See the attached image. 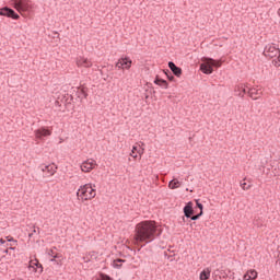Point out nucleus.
I'll use <instances>...</instances> for the list:
<instances>
[{
	"mask_svg": "<svg viewBox=\"0 0 280 280\" xmlns=\"http://www.w3.org/2000/svg\"><path fill=\"white\" fill-rule=\"evenodd\" d=\"M9 250H16V247H9Z\"/></svg>",
	"mask_w": 280,
	"mask_h": 280,
	"instance_id": "nucleus-40",
	"label": "nucleus"
},
{
	"mask_svg": "<svg viewBox=\"0 0 280 280\" xmlns=\"http://www.w3.org/2000/svg\"><path fill=\"white\" fill-rule=\"evenodd\" d=\"M248 95L253 100H259V96L261 95V92L255 88H252L247 91ZM258 95V96H256Z\"/></svg>",
	"mask_w": 280,
	"mask_h": 280,
	"instance_id": "nucleus-20",
	"label": "nucleus"
},
{
	"mask_svg": "<svg viewBox=\"0 0 280 280\" xmlns=\"http://www.w3.org/2000/svg\"><path fill=\"white\" fill-rule=\"evenodd\" d=\"M48 255H49L50 257H54V256H56V252H54V249H50V250L48 252Z\"/></svg>",
	"mask_w": 280,
	"mask_h": 280,
	"instance_id": "nucleus-36",
	"label": "nucleus"
},
{
	"mask_svg": "<svg viewBox=\"0 0 280 280\" xmlns=\"http://www.w3.org/2000/svg\"><path fill=\"white\" fill-rule=\"evenodd\" d=\"M168 69L172 71L173 75H175L176 78H180L183 75V69L176 66L174 61H168Z\"/></svg>",
	"mask_w": 280,
	"mask_h": 280,
	"instance_id": "nucleus-8",
	"label": "nucleus"
},
{
	"mask_svg": "<svg viewBox=\"0 0 280 280\" xmlns=\"http://www.w3.org/2000/svg\"><path fill=\"white\" fill-rule=\"evenodd\" d=\"M30 268H33L34 272H37L38 275H43V264H40L38 259L32 260Z\"/></svg>",
	"mask_w": 280,
	"mask_h": 280,
	"instance_id": "nucleus-15",
	"label": "nucleus"
},
{
	"mask_svg": "<svg viewBox=\"0 0 280 280\" xmlns=\"http://www.w3.org/2000/svg\"><path fill=\"white\" fill-rule=\"evenodd\" d=\"M50 261L57 264V266H61V264H62L61 254H55V256L50 259Z\"/></svg>",
	"mask_w": 280,
	"mask_h": 280,
	"instance_id": "nucleus-22",
	"label": "nucleus"
},
{
	"mask_svg": "<svg viewBox=\"0 0 280 280\" xmlns=\"http://www.w3.org/2000/svg\"><path fill=\"white\" fill-rule=\"evenodd\" d=\"M0 16H7V19H13V21H19L21 15L16 13L12 8L3 7L0 9Z\"/></svg>",
	"mask_w": 280,
	"mask_h": 280,
	"instance_id": "nucleus-4",
	"label": "nucleus"
},
{
	"mask_svg": "<svg viewBox=\"0 0 280 280\" xmlns=\"http://www.w3.org/2000/svg\"><path fill=\"white\" fill-rule=\"evenodd\" d=\"M118 69H130L132 67V59L130 57H121L116 63Z\"/></svg>",
	"mask_w": 280,
	"mask_h": 280,
	"instance_id": "nucleus-6",
	"label": "nucleus"
},
{
	"mask_svg": "<svg viewBox=\"0 0 280 280\" xmlns=\"http://www.w3.org/2000/svg\"><path fill=\"white\" fill-rule=\"evenodd\" d=\"M154 84H156L158 86H161L162 89L170 88V83H167V81L165 79L159 78V75H156V78L154 80Z\"/></svg>",
	"mask_w": 280,
	"mask_h": 280,
	"instance_id": "nucleus-18",
	"label": "nucleus"
},
{
	"mask_svg": "<svg viewBox=\"0 0 280 280\" xmlns=\"http://www.w3.org/2000/svg\"><path fill=\"white\" fill-rule=\"evenodd\" d=\"M185 223V215L184 217H182V221H179V224H184Z\"/></svg>",
	"mask_w": 280,
	"mask_h": 280,
	"instance_id": "nucleus-37",
	"label": "nucleus"
},
{
	"mask_svg": "<svg viewBox=\"0 0 280 280\" xmlns=\"http://www.w3.org/2000/svg\"><path fill=\"white\" fill-rule=\"evenodd\" d=\"M148 97H150V95L147 94V95H145V100H148Z\"/></svg>",
	"mask_w": 280,
	"mask_h": 280,
	"instance_id": "nucleus-41",
	"label": "nucleus"
},
{
	"mask_svg": "<svg viewBox=\"0 0 280 280\" xmlns=\"http://www.w3.org/2000/svg\"><path fill=\"white\" fill-rule=\"evenodd\" d=\"M77 67H84L85 69H89L93 67V62H91L89 58L79 57L77 58Z\"/></svg>",
	"mask_w": 280,
	"mask_h": 280,
	"instance_id": "nucleus-11",
	"label": "nucleus"
},
{
	"mask_svg": "<svg viewBox=\"0 0 280 280\" xmlns=\"http://www.w3.org/2000/svg\"><path fill=\"white\" fill-rule=\"evenodd\" d=\"M241 187L244 191H248V189H250V187H253V185L247 184L246 182H241Z\"/></svg>",
	"mask_w": 280,
	"mask_h": 280,
	"instance_id": "nucleus-28",
	"label": "nucleus"
},
{
	"mask_svg": "<svg viewBox=\"0 0 280 280\" xmlns=\"http://www.w3.org/2000/svg\"><path fill=\"white\" fill-rule=\"evenodd\" d=\"M4 255H8L10 253V248H7L3 250Z\"/></svg>",
	"mask_w": 280,
	"mask_h": 280,
	"instance_id": "nucleus-38",
	"label": "nucleus"
},
{
	"mask_svg": "<svg viewBox=\"0 0 280 280\" xmlns=\"http://www.w3.org/2000/svg\"><path fill=\"white\" fill-rule=\"evenodd\" d=\"M202 62H209L213 69H220V67H222V61L221 60H215L211 57H203L202 59Z\"/></svg>",
	"mask_w": 280,
	"mask_h": 280,
	"instance_id": "nucleus-12",
	"label": "nucleus"
},
{
	"mask_svg": "<svg viewBox=\"0 0 280 280\" xmlns=\"http://www.w3.org/2000/svg\"><path fill=\"white\" fill-rule=\"evenodd\" d=\"M235 95H237V97H244V94H242V90L237 89V85L235 86Z\"/></svg>",
	"mask_w": 280,
	"mask_h": 280,
	"instance_id": "nucleus-34",
	"label": "nucleus"
},
{
	"mask_svg": "<svg viewBox=\"0 0 280 280\" xmlns=\"http://www.w3.org/2000/svg\"><path fill=\"white\" fill-rule=\"evenodd\" d=\"M126 260L121 259V258H117L113 261V267L114 268H121V264H125Z\"/></svg>",
	"mask_w": 280,
	"mask_h": 280,
	"instance_id": "nucleus-26",
	"label": "nucleus"
},
{
	"mask_svg": "<svg viewBox=\"0 0 280 280\" xmlns=\"http://www.w3.org/2000/svg\"><path fill=\"white\" fill-rule=\"evenodd\" d=\"M100 277H101V280H113V278L106 273H101Z\"/></svg>",
	"mask_w": 280,
	"mask_h": 280,
	"instance_id": "nucleus-33",
	"label": "nucleus"
},
{
	"mask_svg": "<svg viewBox=\"0 0 280 280\" xmlns=\"http://www.w3.org/2000/svg\"><path fill=\"white\" fill-rule=\"evenodd\" d=\"M7 242H12L13 244H15V246L19 244V241L14 240V237H12L11 235L5 237Z\"/></svg>",
	"mask_w": 280,
	"mask_h": 280,
	"instance_id": "nucleus-31",
	"label": "nucleus"
},
{
	"mask_svg": "<svg viewBox=\"0 0 280 280\" xmlns=\"http://www.w3.org/2000/svg\"><path fill=\"white\" fill-rule=\"evenodd\" d=\"M162 231L159 229L156 221H142L136 225L135 242L137 245L141 243L150 244L161 235Z\"/></svg>",
	"mask_w": 280,
	"mask_h": 280,
	"instance_id": "nucleus-1",
	"label": "nucleus"
},
{
	"mask_svg": "<svg viewBox=\"0 0 280 280\" xmlns=\"http://www.w3.org/2000/svg\"><path fill=\"white\" fill-rule=\"evenodd\" d=\"M137 150H138L137 147H132V151H131V154H130V155H131L133 159H137V154H136Z\"/></svg>",
	"mask_w": 280,
	"mask_h": 280,
	"instance_id": "nucleus-35",
	"label": "nucleus"
},
{
	"mask_svg": "<svg viewBox=\"0 0 280 280\" xmlns=\"http://www.w3.org/2000/svg\"><path fill=\"white\" fill-rule=\"evenodd\" d=\"M36 139H43L45 137H51V130L47 127H40L39 129L35 130Z\"/></svg>",
	"mask_w": 280,
	"mask_h": 280,
	"instance_id": "nucleus-7",
	"label": "nucleus"
},
{
	"mask_svg": "<svg viewBox=\"0 0 280 280\" xmlns=\"http://www.w3.org/2000/svg\"><path fill=\"white\" fill-rule=\"evenodd\" d=\"M77 196L78 198H81L82 202H84L85 200H93V198L97 196V192L94 189L93 185L84 184L78 189Z\"/></svg>",
	"mask_w": 280,
	"mask_h": 280,
	"instance_id": "nucleus-2",
	"label": "nucleus"
},
{
	"mask_svg": "<svg viewBox=\"0 0 280 280\" xmlns=\"http://www.w3.org/2000/svg\"><path fill=\"white\" fill-rule=\"evenodd\" d=\"M194 202L188 201L186 206L184 207V215L189 219L191 215H194Z\"/></svg>",
	"mask_w": 280,
	"mask_h": 280,
	"instance_id": "nucleus-17",
	"label": "nucleus"
},
{
	"mask_svg": "<svg viewBox=\"0 0 280 280\" xmlns=\"http://www.w3.org/2000/svg\"><path fill=\"white\" fill-rule=\"evenodd\" d=\"M66 110L71 112L73 110V95L71 94H66V101H65V104H63Z\"/></svg>",
	"mask_w": 280,
	"mask_h": 280,
	"instance_id": "nucleus-16",
	"label": "nucleus"
},
{
	"mask_svg": "<svg viewBox=\"0 0 280 280\" xmlns=\"http://www.w3.org/2000/svg\"><path fill=\"white\" fill-rule=\"evenodd\" d=\"M33 231L28 234V238L32 240V237H34V235H40V228H36V225H33Z\"/></svg>",
	"mask_w": 280,
	"mask_h": 280,
	"instance_id": "nucleus-25",
	"label": "nucleus"
},
{
	"mask_svg": "<svg viewBox=\"0 0 280 280\" xmlns=\"http://www.w3.org/2000/svg\"><path fill=\"white\" fill-rule=\"evenodd\" d=\"M40 170L42 172L47 173V176H54L58 166H56V164L40 165Z\"/></svg>",
	"mask_w": 280,
	"mask_h": 280,
	"instance_id": "nucleus-9",
	"label": "nucleus"
},
{
	"mask_svg": "<svg viewBox=\"0 0 280 280\" xmlns=\"http://www.w3.org/2000/svg\"><path fill=\"white\" fill-rule=\"evenodd\" d=\"M243 279L244 280H255V279H257V270H255V269L248 270L244 275Z\"/></svg>",
	"mask_w": 280,
	"mask_h": 280,
	"instance_id": "nucleus-19",
	"label": "nucleus"
},
{
	"mask_svg": "<svg viewBox=\"0 0 280 280\" xmlns=\"http://www.w3.org/2000/svg\"><path fill=\"white\" fill-rule=\"evenodd\" d=\"M210 277H211V270H209V268H207L200 272L199 279L200 280H209Z\"/></svg>",
	"mask_w": 280,
	"mask_h": 280,
	"instance_id": "nucleus-21",
	"label": "nucleus"
},
{
	"mask_svg": "<svg viewBox=\"0 0 280 280\" xmlns=\"http://www.w3.org/2000/svg\"><path fill=\"white\" fill-rule=\"evenodd\" d=\"M65 101H67V94H62V95L58 96L55 104H56V106H62V104L65 105Z\"/></svg>",
	"mask_w": 280,
	"mask_h": 280,
	"instance_id": "nucleus-24",
	"label": "nucleus"
},
{
	"mask_svg": "<svg viewBox=\"0 0 280 280\" xmlns=\"http://www.w3.org/2000/svg\"><path fill=\"white\" fill-rule=\"evenodd\" d=\"M236 89H238V91H242V95H246V93H248L246 92V85H244V83L238 84Z\"/></svg>",
	"mask_w": 280,
	"mask_h": 280,
	"instance_id": "nucleus-30",
	"label": "nucleus"
},
{
	"mask_svg": "<svg viewBox=\"0 0 280 280\" xmlns=\"http://www.w3.org/2000/svg\"><path fill=\"white\" fill-rule=\"evenodd\" d=\"M164 73L166 74L167 80L170 82H174V80H175L174 74H172V72L170 70L164 71Z\"/></svg>",
	"mask_w": 280,
	"mask_h": 280,
	"instance_id": "nucleus-29",
	"label": "nucleus"
},
{
	"mask_svg": "<svg viewBox=\"0 0 280 280\" xmlns=\"http://www.w3.org/2000/svg\"><path fill=\"white\" fill-rule=\"evenodd\" d=\"M203 213H205L203 211H200L197 214H191L188 220H192L194 222H196V220H200V218H202Z\"/></svg>",
	"mask_w": 280,
	"mask_h": 280,
	"instance_id": "nucleus-27",
	"label": "nucleus"
},
{
	"mask_svg": "<svg viewBox=\"0 0 280 280\" xmlns=\"http://www.w3.org/2000/svg\"><path fill=\"white\" fill-rule=\"evenodd\" d=\"M13 2V8L20 12V14L22 12H30V10H32V1L30 0H12Z\"/></svg>",
	"mask_w": 280,
	"mask_h": 280,
	"instance_id": "nucleus-3",
	"label": "nucleus"
},
{
	"mask_svg": "<svg viewBox=\"0 0 280 280\" xmlns=\"http://www.w3.org/2000/svg\"><path fill=\"white\" fill-rule=\"evenodd\" d=\"M0 244H5V240L0 238Z\"/></svg>",
	"mask_w": 280,
	"mask_h": 280,
	"instance_id": "nucleus-39",
	"label": "nucleus"
},
{
	"mask_svg": "<svg viewBox=\"0 0 280 280\" xmlns=\"http://www.w3.org/2000/svg\"><path fill=\"white\" fill-rule=\"evenodd\" d=\"M143 246H145V244H144V245H141V248H143Z\"/></svg>",
	"mask_w": 280,
	"mask_h": 280,
	"instance_id": "nucleus-42",
	"label": "nucleus"
},
{
	"mask_svg": "<svg viewBox=\"0 0 280 280\" xmlns=\"http://www.w3.org/2000/svg\"><path fill=\"white\" fill-rule=\"evenodd\" d=\"M264 56L266 58H277V56H280V49L275 44H268L264 49Z\"/></svg>",
	"mask_w": 280,
	"mask_h": 280,
	"instance_id": "nucleus-5",
	"label": "nucleus"
},
{
	"mask_svg": "<svg viewBox=\"0 0 280 280\" xmlns=\"http://www.w3.org/2000/svg\"><path fill=\"white\" fill-rule=\"evenodd\" d=\"M88 91H89V89H86L84 86L77 88L75 95H77L78 100H80V102H82V100H86V97H89Z\"/></svg>",
	"mask_w": 280,
	"mask_h": 280,
	"instance_id": "nucleus-10",
	"label": "nucleus"
},
{
	"mask_svg": "<svg viewBox=\"0 0 280 280\" xmlns=\"http://www.w3.org/2000/svg\"><path fill=\"white\" fill-rule=\"evenodd\" d=\"M196 207H197V209H200V211H202L205 209V206H202V203L200 202V199L196 200Z\"/></svg>",
	"mask_w": 280,
	"mask_h": 280,
	"instance_id": "nucleus-32",
	"label": "nucleus"
},
{
	"mask_svg": "<svg viewBox=\"0 0 280 280\" xmlns=\"http://www.w3.org/2000/svg\"><path fill=\"white\" fill-rule=\"evenodd\" d=\"M200 71L203 72L206 75H211L213 73V67L210 62H202L200 63Z\"/></svg>",
	"mask_w": 280,
	"mask_h": 280,
	"instance_id": "nucleus-14",
	"label": "nucleus"
},
{
	"mask_svg": "<svg viewBox=\"0 0 280 280\" xmlns=\"http://www.w3.org/2000/svg\"><path fill=\"white\" fill-rule=\"evenodd\" d=\"M95 167V160H88L81 164V171L89 173Z\"/></svg>",
	"mask_w": 280,
	"mask_h": 280,
	"instance_id": "nucleus-13",
	"label": "nucleus"
},
{
	"mask_svg": "<svg viewBox=\"0 0 280 280\" xmlns=\"http://www.w3.org/2000/svg\"><path fill=\"white\" fill-rule=\"evenodd\" d=\"M168 187L170 189H178L180 187V182H178V179H172L168 183Z\"/></svg>",
	"mask_w": 280,
	"mask_h": 280,
	"instance_id": "nucleus-23",
	"label": "nucleus"
}]
</instances>
